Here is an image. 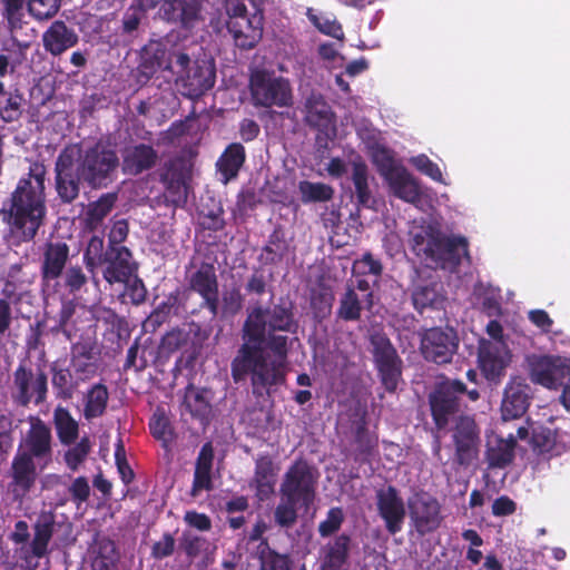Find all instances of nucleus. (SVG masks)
Here are the masks:
<instances>
[{
	"label": "nucleus",
	"instance_id": "obj_1",
	"mask_svg": "<svg viewBox=\"0 0 570 570\" xmlns=\"http://www.w3.org/2000/svg\"><path fill=\"white\" fill-rule=\"evenodd\" d=\"M296 327L286 306L253 307L243 326L244 343L232 362L233 379L239 382L250 375L257 395L282 384L289 340L283 333H295Z\"/></svg>",
	"mask_w": 570,
	"mask_h": 570
},
{
	"label": "nucleus",
	"instance_id": "obj_2",
	"mask_svg": "<svg viewBox=\"0 0 570 570\" xmlns=\"http://www.w3.org/2000/svg\"><path fill=\"white\" fill-rule=\"evenodd\" d=\"M119 166L116 151L96 144L83 153L77 145L66 147L56 161L57 191L63 202H72L79 194V183L92 188L107 187Z\"/></svg>",
	"mask_w": 570,
	"mask_h": 570
},
{
	"label": "nucleus",
	"instance_id": "obj_3",
	"mask_svg": "<svg viewBox=\"0 0 570 570\" xmlns=\"http://www.w3.org/2000/svg\"><path fill=\"white\" fill-rule=\"evenodd\" d=\"M409 244L417 258L431 268L453 271L469 256L468 238L442 233L440 223L432 218L414 219L410 224Z\"/></svg>",
	"mask_w": 570,
	"mask_h": 570
},
{
	"label": "nucleus",
	"instance_id": "obj_4",
	"mask_svg": "<svg viewBox=\"0 0 570 570\" xmlns=\"http://www.w3.org/2000/svg\"><path fill=\"white\" fill-rule=\"evenodd\" d=\"M465 392V386L458 380L441 382L430 395L431 411L439 429L445 428L455 420L453 440L456 456L461 464H468L475 456L479 445V431L470 416H458L459 395Z\"/></svg>",
	"mask_w": 570,
	"mask_h": 570
},
{
	"label": "nucleus",
	"instance_id": "obj_5",
	"mask_svg": "<svg viewBox=\"0 0 570 570\" xmlns=\"http://www.w3.org/2000/svg\"><path fill=\"white\" fill-rule=\"evenodd\" d=\"M45 175V167L33 164L11 196L9 224L12 233L23 242L33 239L46 215Z\"/></svg>",
	"mask_w": 570,
	"mask_h": 570
},
{
	"label": "nucleus",
	"instance_id": "obj_6",
	"mask_svg": "<svg viewBox=\"0 0 570 570\" xmlns=\"http://www.w3.org/2000/svg\"><path fill=\"white\" fill-rule=\"evenodd\" d=\"M223 19L235 46L253 49L263 37V0H225Z\"/></svg>",
	"mask_w": 570,
	"mask_h": 570
},
{
	"label": "nucleus",
	"instance_id": "obj_7",
	"mask_svg": "<svg viewBox=\"0 0 570 570\" xmlns=\"http://www.w3.org/2000/svg\"><path fill=\"white\" fill-rule=\"evenodd\" d=\"M249 89L255 106L289 107L293 104V89L287 78L274 71L256 69L249 78Z\"/></svg>",
	"mask_w": 570,
	"mask_h": 570
},
{
	"label": "nucleus",
	"instance_id": "obj_8",
	"mask_svg": "<svg viewBox=\"0 0 570 570\" xmlns=\"http://www.w3.org/2000/svg\"><path fill=\"white\" fill-rule=\"evenodd\" d=\"M171 68L176 82L184 88L185 95L189 97L204 94L215 83V66L209 60H196L191 65L186 53H177Z\"/></svg>",
	"mask_w": 570,
	"mask_h": 570
},
{
	"label": "nucleus",
	"instance_id": "obj_9",
	"mask_svg": "<svg viewBox=\"0 0 570 570\" xmlns=\"http://www.w3.org/2000/svg\"><path fill=\"white\" fill-rule=\"evenodd\" d=\"M530 379L549 390H557L570 376V358L556 355L530 354L525 357Z\"/></svg>",
	"mask_w": 570,
	"mask_h": 570
},
{
	"label": "nucleus",
	"instance_id": "obj_10",
	"mask_svg": "<svg viewBox=\"0 0 570 570\" xmlns=\"http://www.w3.org/2000/svg\"><path fill=\"white\" fill-rule=\"evenodd\" d=\"M317 474L305 461H296L285 473L279 493L301 501V507L308 509L315 499Z\"/></svg>",
	"mask_w": 570,
	"mask_h": 570
},
{
	"label": "nucleus",
	"instance_id": "obj_11",
	"mask_svg": "<svg viewBox=\"0 0 570 570\" xmlns=\"http://www.w3.org/2000/svg\"><path fill=\"white\" fill-rule=\"evenodd\" d=\"M371 345L382 384L387 391H395L402 373V361L396 350L391 341L380 333H375L371 336Z\"/></svg>",
	"mask_w": 570,
	"mask_h": 570
},
{
	"label": "nucleus",
	"instance_id": "obj_12",
	"mask_svg": "<svg viewBox=\"0 0 570 570\" xmlns=\"http://www.w3.org/2000/svg\"><path fill=\"white\" fill-rule=\"evenodd\" d=\"M459 347V337L451 327H432L421 336V352L425 360L445 364L451 362Z\"/></svg>",
	"mask_w": 570,
	"mask_h": 570
},
{
	"label": "nucleus",
	"instance_id": "obj_13",
	"mask_svg": "<svg viewBox=\"0 0 570 570\" xmlns=\"http://www.w3.org/2000/svg\"><path fill=\"white\" fill-rule=\"evenodd\" d=\"M47 391V375L43 372H33L22 365L14 371L12 397L18 404H40L46 400Z\"/></svg>",
	"mask_w": 570,
	"mask_h": 570
},
{
	"label": "nucleus",
	"instance_id": "obj_14",
	"mask_svg": "<svg viewBox=\"0 0 570 570\" xmlns=\"http://www.w3.org/2000/svg\"><path fill=\"white\" fill-rule=\"evenodd\" d=\"M512 360L507 342L480 341L478 361L484 377L500 382Z\"/></svg>",
	"mask_w": 570,
	"mask_h": 570
},
{
	"label": "nucleus",
	"instance_id": "obj_15",
	"mask_svg": "<svg viewBox=\"0 0 570 570\" xmlns=\"http://www.w3.org/2000/svg\"><path fill=\"white\" fill-rule=\"evenodd\" d=\"M30 429L26 433L18 451L27 452L35 458L41 469L46 468L52 458L51 430L39 417H30Z\"/></svg>",
	"mask_w": 570,
	"mask_h": 570
},
{
	"label": "nucleus",
	"instance_id": "obj_16",
	"mask_svg": "<svg viewBox=\"0 0 570 570\" xmlns=\"http://www.w3.org/2000/svg\"><path fill=\"white\" fill-rule=\"evenodd\" d=\"M410 517L421 534L432 532L441 523V505L439 501L429 493H415L407 501Z\"/></svg>",
	"mask_w": 570,
	"mask_h": 570
},
{
	"label": "nucleus",
	"instance_id": "obj_17",
	"mask_svg": "<svg viewBox=\"0 0 570 570\" xmlns=\"http://www.w3.org/2000/svg\"><path fill=\"white\" fill-rule=\"evenodd\" d=\"M532 389L527 379L513 375L508 381L501 402V414L504 421L521 417L530 405Z\"/></svg>",
	"mask_w": 570,
	"mask_h": 570
},
{
	"label": "nucleus",
	"instance_id": "obj_18",
	"mask_svg": "<svg viewBox=\"0 0 570 570\" xmlns=\"http://www.w3.org/2000/svg\"><path fill=\"white\" fill-rule=\"evenodd\" d=\"M177 53L181 52L174 49L168 41L150 40L141 49L139 72L147 79L160 69L173 73L171 65L175 63Z\"/></svg>",
	"mask_w": 570,
	"mask_h": 570
},
{
	"label": "nucleus",
	"instance_id": "obj_19",
	"mask_svg": "<svg viewBox=\"0 0 570 570\" xmlns=\"http://www.w3.org/2000/svg\"><path fill=\"white\" fill-rule=\"evenodd\" d=\"M376 505L387 532L399 533L405 519V505L397 490L393 487L380 489L376 492Z\"/></svg>",
	"mask_w": 570,
	"mask_h": 570
},
{
	"label": "nucleus",
	"instance_id": "obj_20",
	"mask_svg": "<svg viewBox=\"0 0 570 570\" xmlns=\"http://www.w3.org/2000/svg\"><path fill=\"white\" fill-rule=\"evenodd\" d=\"M529 436V430L520 426L517 430V436L509 434L507 439L492 434L488 436L487 461L490 468L503 469L508 466L514 458V448L517 439L524 440Z\"/></svg>",
	"mask_w": 570,
	"mask_h": 570
},
{
	"label": "nucleus",
	"instance_id": "obj_21",
	"mask_svg": "<svg viewBox=\"0 0 570 570\" xmlns=\"http://www.w3.org/2000/svg\"><path fill=\"white\" fill-rule=\"evenodd\" d=\"M104 263H106L104 278L109 284L128 283L137 269L130 250L125 246L108 248L105 253Z\"/></svg>",
	"mask_w": 570,
	"mask_h": 570
},
{
	"label": "nucleus",
	"instance_id": "obj_22",
	"mask_svg": "<svg viewBox=\"0 0 570 570\" xmlns=\"http://www.w3.org/2000/svg\"><path fill=\"white\" fill-rule=\"evenodd\" d=\"M190 287L198 293L213 316L218 314V283L213 265L203 264L190 277Z\"/></svg>",
	"mask_w": 570,
	"mask_h": 570
},
{
	"label": "nucleus",
	"instance_id": "obj_23",
	"mask_svg": "<svg viewBox=\"0 0 570 570\" xmlns=\"http://www.w3.org/2000/svg\"><path fill=\"white\" fill-rule=\"evenodd\" d=\"M68 257L69 247L66 243L57 242L46 245L41 266L45 288H48L51 282L57 283L58 278L62 274Z\"/></svg>",
	"mask_w": 570,
	"mask_h": 570
},
{
	"label": "nucleus",
	"instance_id": "obj_24",
	"mask_svg": "<svg viewBox=\"0 0 570 570\" xmlns=\"http://www.w3.org/2000/svg\"><path fill=\"white\" fill-rule=\"evenodd\" d=\"M306 121L327 138L336 134L335 118L330 106L318 95H311L306 101Z\"/></svg>",
	"mask_w": 570,
	"mask_h": 570
},
{
	"label": "nucleus",
	"instance_id": "obj_25",
	"mask_svg": "<svg viewBox=\"0 0 570 570\" xmlns=\"http://www.w3.org/2000/svg\"><path fill=\"white\" fill-rule=\"evenodd\" d=\"M160 11L166 20L191 29L200 19V0H165Z\"/></svg>",
	"mask_w": 570,
	"mask_h": 570
},
{
	"label": "nucleus",
	"instance_id": "obj_26",
	"mask_svg": "<svg viewBox=\"0 0 570 570\" xmlns=\"http://www.w3.org/2000/svg\"><path fill=\"white\" fill-rule=\"evenodd\" d=\"M385 181L395 197L415 206L421 203V185L405 167L396 169Z\"/></svg>",
	"mask_w": 570,
	"mask_h": 570
},
{
	"label": "nucleus",
	"instance_id": "obj_27",
	"mask_svg": "<svg viewBox=\"0 0 570 570\" xmlns=\"http://www.w3.org/2000/svg\"><path fill=\"white\" fill-rule=\"evenodd\" d=\"M79 37L72 28L63 21H55L42 35L46 51L52 56H60L78 43Z\"/></svg>",
	"mask_w": 570,
	"mask_h": 570
},
{
	"label": "nucleus",
	"instance_id": "obj_28",
	"mask_svg": "<svg viewBox=\"0 0 570 570\" xmlns=\"http://www.w3.org/2000/svg\"><path fill=\"white\" fill-rule=\"evenodd\" d=\"M35 460L27 452L17 451L11 464L12 487L16 494L24 495L35 484L37 478Z\"/></svg>",
	"mask_w": 570,
	"mask_h": 570
},
{
	"label": "nucleus",
	"instance_id": "obj_29",
	"mask_svg": "<svg viewBox=\"0 0 570 570\" xmlns=\"http://www.w3.org/2000/svg\"><path fill=\"white\" fill-rule=\"evenodd\" d=\"M156 150L146 144L127 146L122 150V170L125 174L138 175L150 169L157 160Z\"/></svg>",
	"mask_w": 570,
	"mask_h": 570
},
{
	"label": "nucleus",
	"instance_id": "obj_30",
	"mask_svg": "<svg viewBox=\"0 0 570 570\" xmlns=\"http://www.w3.org/2000/svg\"><path fill=\"white\" fill-rule=\"evenodd\" d=\"M500 288L482 281H479L474 284L470 295V302L474 307L481 308L489 316H492L500 312Z\"/></svg>",
	"mask_w": 570,
	"mask_h": 570
},
{
	"label": "nucleus",
	"instance_id": "obj_31",
	"mask_svg": "<svg viewBox=\"0 0 570 570\" xmlns=\"http://www.w3.org/2000/svg\"><path fill=\"white\" fill-rule=\"evenodd\" d=\"M70 370L75 374L77 382L80 383L95 376L97 364L90 346L86 344H77L73 346Z\"/></svg>",
	"mask_w": 570,
	"mask_h": 570
},
{
	"label": "nucleus",
	"instance_id": "obj_32",
	"mask_svg": "<svg viewBox=\"0 0 570 570\" xmlns=\"http://www.w3.org/2000/svg\"><path fill=\"white\" fill-rule=\"evenodd\" d=\"M116 200L117 195L108 193L100 196L96 202L89 203L83 217L86 228L91 232L100 228L105 218L114 208Z\"/></svg>",
	"mask_w": 570,
	"mask_h": 570
},
{
	"label": "nucleus",
	"instance_id": "obj_33",
	"mask_svg": "<svg viewBox=\"0 0 570 570\" xmlns=\"http://www.w3.org/2000/svg\"><path fill=\"white\" fill-rule=\"evenodd\" d=\"M352 166V180L358 203L362 206L370 207L372 195L368 187V170L361 156L353 154L348 160Z\"/></svg>",
	"mask_w": 570,
	"mask_h": 570
},
{
	"label": "nucleus",
	"instance_id": "obj_34",
	"mask_svg": "<svg viewBox=\"0 0 570 570\" xmlns=\"http://www.w3.org/2000/svg\"><path fill=\"white\" fill-rule=\"evenodd\" d=\"M245 149L240 144L234 142L226 148L217 161L218 169L224 177L225 184L238 175V171L245 161Z\"/></svg>",
	"mask_w": 570,
	"mask_h": 570
},
{
	"label": "nucleus",
	"instance_id": "obj_35",
	"mask_svg": "<svg viewBox=\"0 0 570 570\" xmlns=\"http://www.w3.org/2000/svg\"><path fill=\"white\" fill-rule=\"evenodd\" d=\"M531 444L534 452L551 456L559 455L564 450V444L558 440L557 432L544 426L532 430Z\"/></svg>",
	"mask_w": 570,
	"mask_h": 570
},
{
	"label": "nucleus",
	"instance_id": "obj_36",
	"mask_svg": "<svg viewBox=\"0 0 570 570\" xmlns=\"http://www.w3.org/2000/svg\"><path fill=\"white\" fill-rule=\"evenodd\" d=\"M53 422L60 442L65 445L73 444L78 438L79 424L70 412L66 407L57 406L53 411Z\"/></svg>",
	"mask_w": 570,
	"mask_h": 570
},
{
	"label": "nucleus",
	"instance_id": "obj_37",
	"mask_svg": "<svg viewBox=\"0 0 570 570\" xmlns=\"http://www.w3.org/2000/svg\"><path fill=\"white\" fill-rule=\"evenodd\" d=\"M109 393L104 384L92 385L85 395V409L83 416L90 421L92 419L101 416L107 407Z\"/></svg>",
	"mask_w": 570,
	"mask_h": 570
},
{
	"label": "nucleus",
	"instance_id": "obj_38",
	"mask_svg": "<svg viewBox=\"0 0 570 570\" xmlns=\"http://www.w3.org/2000/svg\"><path fill=\"white\" fill-rule=\"evenodd\" d=\"M412 299L420 312L428 307H438L443 301L441 285L436 282L419 284L414 287Z\"/></svg>",
	"mask_w": 570,
	"mask_h": 570
},
{
	"label": "nucleus",
	"instance_id": "obj_39",
	"mask_svg": "<svg viewBox=\"0 0 570 570\" xmlns=\"http://www.w3.org/2000/svg\"><path fill=\"white\" fill-rule=\"evenodd\" d=\"M367 153L370 154L373 165L376 167V170L384 180L394 174L396 169L403 167L395 160L393 151L383 144H380Z\"/></svg>",
	"mask_w": 570,
	"mask_h": 570
},
{
	"label": "nucleus",
	"instance_id": "obj_40",
	"mask_svg": "<svg viewBox=\"0 0 570 570\" xmlns=\"http://www.w3.org/2000/svg\"><path fill=\"white\" fill-rule=\"evenodd\" d=\"M184 404L193 416L202 420L206 419L210 412L208 392L194 386L187 387Z\"/></svg>",
	"mask_w": 570,
	"mask_h": 570
},
{
	"label": "nucleus",
	"instance_id": "obj_41",
	"mask_svg": "<svg viewBox=\"0 0 570 570\" xmlns=\"http://www.w3.org/2000/svg\"><path fill=\"white\" fill-rule=\"evenodd\" d=\"M298 191L303 203H321L332 199L334 190L333 188L324 183H313L308 180H302L298 184Z\"/></svg>",
	"mask_w": 570,
	"mask_h": 570
},
{
	"label": "nucleus",
	"instance_id": "obj_42",
	"mask_svg": "<svg viewBox=\"0 0 570 570\" xmlns=\"http://www.w3.org/2000/svg\"><path fill=\"white\" fill-rule=\"evenodd\" d=\"M301 507V501L281 495V500L274 511V520L281 528H291L297 520V511Z\"/></svg>",
	"mask_w": 570,
	"mask_h": 570
},
{
	"label": "nucleus",
	"instance_id": "obj_43",
	"mask_svg": "<svg viewBox=\"0 0 570 570\" xmlns=\"http://www.w3.org/2000/svg\"><path fill=\"white\" fill-rule=\"evenodd\" d=\"M55 523L53 512L43 511L40 513L35 524V535L32 539L35 541L36 550H48V544L52 537Z\"/></svg>",
	"mask_w": 570,
	"mask_h": 570
},
{
	"label": "nucleus",
	"instance_id": "obj_44",
	"mask_svg": "<svg viewBox=\"0 0 570 570\" xmlns=\"http://www.w3.org/2000/svg\"><path fill=\"white\" fill-rule=\"evenodd\" d=\"M366 302L355 292L353 287H348L342 296L337 315L344 321H356L361 316L362 305Z\"/></svg>",
	"mask_w": 570,
	"mask_h": 570
},
{
	"label": "nucleus",
	"instance_id": "obj_45",
	"mask_svg": "<svg viewBox=\"0 0 570 570\" xmlns=\"http://www.w3.org/2000/svg\"><path fill=\"white\" fill-rule=\"evenodd\" d=\"M75 374L71 370L59 368L55 370L52 374V386L56 390L58 397L63 400L71 399L75 390L79 386Z\"/></svg>",
	"mask_w": 570,
	"mask_h": 570
},
{
	"label": "nucleus",
	"instance_id": "obj_46",
	"mask_svg": "<svg viewBox=\"0 0 570 570\" xmlns=\"http://www.w3.org/2000/svg\"><path fill=\"white\" fill-rule=\"evenodd\" d=\"M149 429L153 436L163 442L164 448L168 449L174 439L173 428L169 419L161 411H156L150 419Z\"/></svg>",
	"mask_w": 570,
	"mask_h": 570
},
{
	"label": "nucleus",
	"instance_id": "obj_47",
	"mask_svg": "<svg viewBox=\"0 0 570 570\" xmlns=\"http://www.w3.org/2000/svg\"><path fill=\"white\" fill-rule=\"evenodd\" d=\"M61 6V0H28L27 11L38 21L51 19L57 14Z\"/></svg>",
	"mask_w": 570,
	"mask_h": 570
},
{
	"label": "nucleus",
	"instance_id": "obj_48",
	"mask_svg": "<svg viewBox=\"0 0 570 570\" xmlns=\"http://www.w3.org/2000/svg\"><path fill=\"white\" fill-rule=\"evenodd\" d=\"M83 262L87 269L92 274L95 269L105 262L104 238L101 236L94 235L89 239L83 253Z\"/></svg>",
	"mask_w": 570,
	"mask_h": 570
},
{
	"label": "nucleus",
	"instance_id": "obj_49",
	"mask_svg": "<svg viewBox=\"0 0 570 570\" xmlns=\"http://www.w3.org/2000/svg\"><path fill=\"white\" fill-rule=\"evenodd\" d=\"M22 96L18 91L0 96V117L6 122L17 120L21 115Z\"/></svg>",
	"mask_w": 570,
	"mask_h": 570
},
{
	"label": "nucleus",
	"instance_id": "obj_50",
	"mask_svg": "<svg viewBox=\"0 0 570 570\" xmlns=\"http://www.w3.org/2000/svg\"><path fill=\"white\" fill-rule=\"evenodd\" d=\"M409 163L415 167L420 173L428 176L432 180L448 185L443 178V174L439 165L432 161L426 155L420 154L409 159Z\"/></svg>",
	"mask_w": 570,
	"mask_h": 570
},
{
	"label": "nucleus",
	"instance_id": "obj_51",
	"mask_svg": "<svg viewBox=\"0 0 570 570\" xmlns=\"http://www.w3.org/2000/svg\"><path fill=\"white\" fill-rule=\"evenodd\" d=\"M90 449V441L86 436L69 448V450L65 453V461L67 466L72 471H77L81 463L86 460Z\"/></svg>",
	"mask_w": 570,
	"mask_h": 570
},
{
	"label": "nucleus",
	"instance_id": "obj_52",
	"mask_svg": "<svg viewBox=\"0 0 570 570\" xmlns=\"http://www.w3.org/2000/svg\"><path fill=\"white\" fill-rule=\"evenodd\" d=\"M350 546V538L347 535H340L334 543L330 547L327 553V563L334 570L340 569L347 559Z\"/></svg>",
	"mask_w": 570,
	"mask_h": 570
},
{
	"label": "nucleus",
	"instance_id": "obj_53",
	"mask_svg": "<svg viewBox=\"0 0 570 570\" xmlns=\"http://www.w3.org/2000/svg\"><path fill=\"white\" fill-rule=\"evenodd\" d=\"M28 0H0L2 17L11 27L22 21Z\"/></svg>",
	"mask_w": 570,
	"mask_h": 570
},
{
	"label": "nucleus",
	"instance_id": "obj_54",
	"mask_svg": "<svg viewBox=\"0 0 570 570\" xmlns=\"http://www.w3.org/2000/svg\"><path fill=\"white\" fill-rule=\"evenodd\" d=\"M207 540L189 530L181 534L179 547L188 558L194 559L205 549Z\"/></svg>",
	"mask_w": 570,
	"mask_h": 570
},
{
	"label": "nucleus",
	"instance_id": "obj_55",
	"mask_svg": "<svg viewBox=\"0 0 570 570\" xmlns=\"http://www.w3.org/2000/svg\"><path fill=\"white\" fill-rule=\"evenodd\" d=\"M188 189L180 178L168 181L165 190V198L175 207H180L187 202Z\"/></svg>",
	"mask_w": 570,
	"mask_h": 570
},
{
	"label": "nucleus",
	"instance_id": "obj_56",
	"mask_svg": "<svg viewBox=\"0 0 570 570\" xmlns=\"http://www.w3.org/2000/svg\"><path fill=\"white\" fill-rule=\"evenodd\" d=\"M309 19L321 32L336 39L343 38L342 27L335 18L325 14H311Z\"/></svg>",
	"mask_w": 570,
	"mask_h": 570
},
{
	"label": "nucleus",
	"instance_id": "obj_57",
	"mask_svg": "<svg viewBox=\"0 0 570 570\" xmlns=\"http://www.w3.org/2000/svg\"><path fill=\"white\" fill-rule=\"evenodd\" d=\"M344 520V514L341 508H332L326 515V519L318 525V532L322 537H328L336 532Z\"/></svg>",
	"mask_w": 570,
	"mask_h": 570
},
{
	"label": "nucleus",
	"instance_id": "obj_58",
	"mask_svg": "<svg viewBox=\"0 0 570 570\" xmlns=\"http://www.w3.org/2000/svg\"><path fill=\"white\" fill-rule=\"evenodd\" d=\"M21 546L16 549L19 559L23 560L28 568H36L38 560L46 556L47 551L43 549L36 550L35 541L30 543H20Z\"/></svg>",
	"mask_w": 570,
	"mask_h": 570
},
{
	"label": "nucleus",
	"instance_id": "obj_59",
	"mask_svg": "<svg viewBox=\"0 0 570 570\" xmlns=\"http://www.w3.org/2000/svg\"><path fill=\"white\" fill-rule=\"evenodd\" d=\"M144 4L130 6L122 17V30L126 33H132L140 24L141 19L145 16Z\"/></svg>",
	"mask_w": 570,
	"mask_h": 570
},
{
	"label": "nucleus",
	"instance_id": "obj_60",
	"mask_svg": "<svg viewBox=\"0 0 570 570\" xmlns=\"http://www.w3.org/2000/svg\"><path fill=\"white\" fill-rule=\"evenodd\" d=\"M381 264L373 258L371 254H365L361 259L356 261L353 265V274L357 275H372L374 277L381 274Z\"/></svg>",
	"mask_w": 570,
	"mask_h": 570
},
{
	"label": "nucleus",
	"instance_id": "obj_61",
	"mask_svg": "<svg viewBox=\"0 0 570 570\" xmlns=\"http://www.w3.org/2000/svg\"><path fill=\"white\" fill-rule=\"evenodd\" d=\"M69 493L71 494L72 501L80 507L90 495L88 480L85 476L76 478L69 487Z\"/></svg>",
	"mask_w": 570,
	"mask_h": 570
},
{
	"label": "nucleus",
	"instance_id": "obj_62",
	"mask_svg": "<svg viewBox=\"0 0 570 570\" xmlns=\"http://www.w3.org/2000/svg\"><path fill=\"white\" fill-rule=\"evenodd\" d=\"M65 284L71 293L78 292L87 282L82 269L78 266L69 267L65 274Z\"/></svg>",
	"mask_w": 570,
	"mask_h": 570
},
{
	"label": "nucleus",
	"instance_id": "obj_63",
	"mask_svg": "<svg viewBox=\"0 0 570 570\" xmlns=\"http://www.w3.org/2000/svg\"><path fill=\"white\" fill-rule=\"evenodd\" d=\"M243 304V296L238 288H230L223 294V309L227 314H236Z\"/></svg>",
	"mask_w": 570,
	"mask_h": 570
},
{
	"label": "nucleus",
	"instance_id": "obj_64",
	"mask_svg": "<svg viewBox=\"0 0 570 570\" xmlns=\"http://www.w3.org/2000/svg\"><path fill=\"white\" fill-rule=\"evenodd\" d=\"M529 321L540 328L542 333H550L553 326V320L544 309H531L528 312Z\"/></svg>",
	"mask_w": 570,
	"mask_h": 570
}]
</instances>
